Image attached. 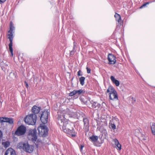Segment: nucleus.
I'll use <instances>...</instances> for the list:
<instances>
[{"label": "nucleus", "instance_id": "nucleus-18", "mask_svg": "<svg viewBox=\"0 0 155 155\" xmlns=\"http://www.w3.org/2000/svg\"><path fill=\"white\" fill-rule=\"evenodd\" d=\"M98 138V136L94 135L89 137V139L93 142H96Z\"/></svg>", "mask_w": 155, "mask_h": 155}, {"label": "nucleus", "instance_id": "nucleus-24", "mask_svg": "<svg viewBox=\"0 0 155 155\" xmlns=\"http://www.w3.org/2000/svg\"><path fill=\"white\" fill-rule=\"evenodd\" d=\"M15 72H11L8 76V77L11 78H16V75H15Z\"/></svg>", "mask_w": 155, "mask_h": 155}, {"label": "nucleus", "instance_id": "nucleus-3", "mask_svg": "<svg viewBox=\"0 0 155 155\" xmlns=\"http://www.w3.org/2000/svg\"><path fill=\"white\" fill-rule=\"evenodd\" d=\"M10 30L8 32V38L9 39L10 43L9 44V48L12 56L13 55L12 46V41L13 38V33L14 32L15 27L12 21L10 22L9 26Z\"/></svg>", "mask_w": 155, "mask_h": 155}, {"label": "nucleus", "instance_id": "nucleus-2", "mask_svg": "<svg viewBox=\"0 0 155 155\" xmlns=\"http://www.w3.org/2000/svg\"><path fill=\"white\" fill-rule=\"evenodd\" d=\"M27 137L29 140L34 143L37 147H38L39 143L41 142V140L38 139L37 132L35 129H30L29 130Z\"/></svg>", "mask_w": 155, "mask_h": 155}, {"label": "nucleus", "instance_id": "nucleus-20", "mask_svg": "<svg viewBox=\"0 0 155 155\" xmlns=\"http://www.w3.org/2000/svg\"><path fill=\"white\" fill-rule=\"evenodd\" d=\"M151 128L152 134L154 135H155V123H152V125L151 126Z\"/></svg>", "mask_w": 155, "mask_h": 155}, {"label": "nucleus", "instance_id": "nucleus-9", "mask_svg": "<svg viewBox=\"0 0 155 155\" xmlns=\"http://www.w3.org/2000/svg\"><path fill=\"white\" fill-rule=\"evenodd\" d=\"M84 122V129L86 132H87L89 130V120L87 117H85L83 119Z\"/></svg>", "mask_w": 155, "mask_h": 155}, {"label": "nucleus", "instance_id": "nucleus-29", "mask_svg": "<svg viewBox=\"0 0 155 155\" xmlns=\"http://www.w3.org/2000/svg\"><path fill=\"white\" fill-rule=\"evenodd\" d=\"M74 45H73V50H72L73 51L75 52L76 51L75 50V47H76L77 43L75 42H74L73 43Z\"/></svg>", "mask_w": 155, "mask_h": 155}, {"label": "nucleus", "instance_id": "nucleus-16", "mask_svg": "<svg viewBox=\"0 0 155 155\" xmlns=\"http://www.w3.org/2000/svg\"><path fill=\"white\" fill-rule=\"evenodd\" d=\"M113 141L118 148V149L119 150H120L121 149V145L120 144L118 140L117 139H114L113 140Z\"/></svg>", "mask_w": 155, "mask_h": 155}, {"label": "nucleus", "instance_id": "nucleus-23", "mask_svg": "<svg viewBox=\"0 0 155 155\" xmlns=\"http://www.w3.org/2000/svg\"><path fill=\"white\" fill-rule=\"evenodd\" d=\"M76 94H78V95H81L84 94L85 92V91L84 90L81 89L80 90H76Z\"/></svg>", "mask_w": 155, "mask_h": 155}, {"label": "nucleus", "instance_id": "nucleus-12", "mask_svg": "<svg viewBox=\"0 0 155 155\" xmlns=\"http://www.w3.org/2000/svg\"><path fill=\"white\" fill-rule=\"evenodd\" d=\"M27 132L26 127L24 125L21 124L20 125V136L24 135Z\"/></svg>", "mask_w": 155, "mask_h": 155}, {"label": "nucleus", "instance_id": "nucleus-31", "mask_svg": "<svg viewBox=\"0 0 155 155\" xmlns=\"http://www.w3.org/2000/svg\"><path fill=\"white\" fill-rule=\"evenodd\" d=\"M131 99H132V103L134 104L135 103V102H136V99L135 98H134L133 97H132V98H131Z\"/></svg>", "mask_w": 155, "mask_h": 155}, {"label": "nucleus", "instance_id": "nucleus-4", "mask_svg": "<svg viewBox=\"0 0 155 155\" xmlns=\"http://www.w3.org/2000/svg\"><path fill=\"white\" fill-rule=\"evenodd\" d=\"M24 121L28 124L35 125L37 121V116L35 114H28L24 118Z\"/></svg>", "mask_w": 155, "mask_h": 155}, {"label": "nucleus", "instance_id": "nucleus-17", "mask_svg": "<svg viewBox=\"0 0 155 155\" xmlns=\"http://www.w3.org/2000/svg\"><path fill=\"white\" fill-rule=\"evenodd\" d=\"M110 78L112 82L115 84L116 86H118L119 85L120 82L119 81L116 79L113 76H111Z\"/></svg>", "mask_w": 155, "mask_h": 155}, {"label": "nucleus", "instance_id": "nucleus-7", "mask_svg": "<svg viewBox=\"0 0 155 155\" xmlns=\"http://www.w3.org/2000/svg\"><path fill=\"white\" fill-rule=\"evenodd\" d=\"M38 129L40 136L45 137L47 136L48 130L47 127L45 125L41 124Z\"/></svg>", "mask_w": 155, "mask_h": 155}, {"label": "nucleus", "instance_id": "nucleus-10", "mask_svg": "<svg viewBox=\"0 0 155 155\" xmlns=\"http://www.w3.org/2000/svg\"><path fill=\"white\" fill-rule=\"evenodd\" d=\"M108 59L110 64H114L116 62V57L113 54H109L108 56Z\"/></svg>", "mask_w": 155, "mask_h": 155}, {"label": "nucleus", "instance_id": "nucleus-22", "mask_svg": "<svg viewBox=\"0 0 155 155\" xmlns=\"http://www.w3.org/2000/svg\"><path fill=\"white\" fill-rule=\"evenodd\" d=\"M85 80V78L84 77H81L79 79V81L80 82L82 86L84 85V81Z\"/></svg>", "mask_w": 155, "mask_h": 155}, {"label": "nucleus", "instance_id": "nucleus-34", "mask_svg": "<svg viewBox=\"0 0 155 155\" xmlns=\"http://www.w3.org/2000/svg\"><path fill=\"white\" fill-rule=\"evenodd\" d=\"M149 2H147L146 3L144 4L140 7V8H143V7H145L147 5L149 4Z\"/></svg>", "mask_w": 155, "mask_h": 155}, {"label": "nucleus", "instance_id": "nucleus-39", "mask_svg": "<svg viewBox=\"0 0 155 155\" xmlns=\"http://www.w3.org/2000/svg\"><path fill=\"white\" fill-rule=\"evenodd\" d=\"M1 105H2V103H1V102L0 101V106H1Z\"/></svg>", "mask_w": 155, "mask_h": 155}, {"label": "nucleus", "instance_id": "nucleus-36", "mask_svg": "<svg viewBox=\"0 0 155 155\" xmlns=\"http://www.w3.org/2000/svg\"><path fill=\"white\" fill-rule=\"evenodd\" d=\"M74 51H73L72 50L70 52V55H73L74 54Z\"/></svg>", "mask_w": 155, "mask_h": 155}, {"label": "nucleus", "instance_id": "nucleus-15", "mask_svg": "<svg viewBox=\"0 0 155 155\" xmlns=\"http://www.w3.org/2000/svg\"><path fill=\"white\" fill-rule=\"evenodd\" d=\"M91 103V107L93 108H99L101 107V105L97 102L92 101Z\"/></svg>", "mask_w": 155, "mask_h": 155}, {"label": "nucleus", "instance_id": "nucleus-5", "mask_svg": "<svg viewBox=\"0 0 155 155\" xmlns=\"http://www.w3.org/2000/svg\"><path fill=\"white\" fill-rule=\"evenodd\" d=\"M107 93H109V98L112 100H117L118 99L117 94L116 91L112 87L109 86L107 90Z\"/></svg>", "mask_w": 155, "mask_h": 155}, {"label": "nucleus", "instance_id": "nucleus-19", "mask_svg": "<svg viewBox=\"0 0 155 155\" xmlns=\"http://www.w3.org/2000/svg\"><path fill=\"white\" fill-rule=\"evenodd\" d=\"M114 17L115 18L116 21H117L119 23H120V25H121V22L120 15L117 13H115V15H114Z\"/></svg>", "mask_w": 155, "mask_h": 155}, {"label": "nucleus", "instance_id": "nucleus-13", "mask_svg": "<svg viewBox=\"0 0 155 155\" xmlns=\"http://www.w3.org/2000/svg\"><path fill=\"white\" fill-rule=\"evenodd\" d=\"M41 109V107H38L36 105L34 106L31 109L32 112L33 113L32 114H38L40 112Z\"/></svg>", "mask_w": 155, "mask_h": 155}, {"label": "nucleus", "instance_id": "nucleus-14", "mask_svg": "<svg viewBox=\"0 0 155 155\" xmlns=\"http://www.w3.org/2000/svg\"><path fill=\"white\" fill-rule=\"evenodd\" d=\"M5 155H16L15 151L12 148H9L5 151Z\"/></svg>", "mask_w": 155, "mask_h": 155}, {"label": "nucleus", "instance_id": "nucleus-1", "mask_svg": "<svg viewBox=\"0 0 155 155\" xmlns=\"http://www.w3.org/2000/svg\"><path fill=\"white\" fill-rule=\"evenodd\" d=\"M58 113V123L60 126H61L62 130L64 132L72 137H76L77 133L72 128L71 130L69 128L70 125L68 124L67 119L66 118L67 115L64 114L63 111L61 112H60Z\"/></svg>", "mask_w": 155, "mask_h": 155}, {"label": "nucleus", "instance_id": "nucleus-32", "mask_svg": "<svg viewBox=\"0 0 155 155\" xmlns=\"http://www.w3.org/2000/svg\"><path fill=\"white\" fill-rule=\"evenodd\" d=\"M87 70V73L88 74L90 73H91V70L90 68H88V67L86 68Z\"/></svg>", "mask_w": 155, "mask_h": 155}, {"label": "nucleus", "instance_id": "nucleus-26", "mask_svg": "<svg viewBox=\"0 0 155 155\" xmlns=\"http://www.w3.org/2000/svg\"><path fill=\"white\" fill-rule=\"evenodd\" d=\"M12 136L13 140L15 142H17V141H18V136L14 135H12Z\"/></svg>", "mask_w": 155, "mask_h": 155}, {"label": "nucleus", "instance_id": "nucleus-21", "mask_svg": "<svg viewBox=\"0 0 155 155\" xmlns=\"http://www.w3.org/2000/svg\"><path fill=\"white\" fill-rule=\"evenodd\" d=\"M12 135L17 136L18 137L19 136V127H18L16 131L12 132Z\"/></svg>", "mask_w": 155, "mask_h": 155}, {"label": "nucleus", "instance_id": "nucleus-8", "mask_svg": "<svg viewBox=\"0 0 155 155\" xmlns=\"http://www.w3.org/2000/svg\"><path fill=\"white\" fill-rule=\"evenodd\" d=\"M48 117V112L47 111H44L42 112L40 117V119L43 124H42L45 125L47 123Z\"/></svg>", "mask_w": 155, "mask_h": 155}, {"label": "nucleus", "instance_id": "nucleus-25", "mask_svg": "<svg viewBox=\"0 0 155 155\" xmlns=\"http://www.w3.org/2000/svg\"><path fill=\"white\" fill-rule=\"evenodd\" d=\"M2 144L5 147H9L10 143L8 142H3Z\"/></svg>", "mask_w": 155, "mask_h": 155}, {"label": "nucleus", "instance_id": "nucleus-35", "mask_svg": "<svg viewBox=\"0 0 155 155\" xmlns=\"http://www.w3.org/2000/svg\"><path fill=\"white\" fill-rule=\"evenodd\" d=\"M84 147V145H81L80 146V150L81 151L82 150L83 148Z\"/></svg>", "mask_w": 155, "mask_h": 155}, {"label": "nucleus", "instance_id": "nucleus-38", "mask_svg": "<svg viewBox=\"0 0 155 155\" xmlns=\"http://www.w3.org/2000/svg\"><path fill=\"white\" fill-rule=\"evenodd\" d=\"M25 82V83H26V87H27V88H28V84L26 82Z\"/></svg>", "mask_w": 155, "mask_h": 155}, {"label": "nucleus", "instance_id": "nucleus-11", "mask_svg": "<svg viewBox=\"0 0 155 155\" xmlns=\"http://www.w3.org/2000/svg\"><path fill=\"white\" fill-rule=\"evenodd\" d=\"M7 122L10 124H12L13 123V120L12 119L5 117H0V123Z\"/></svg>", "mask_w": 155, "mask_h": 155}, {"label": "nucleus", "instance_id": "nucleus-28", "mask_svg": "<svg viewBox=\"0 0 155 155\" xmlns=\"http://www.w3.org/2000/svg\"><path fill=\"white\" fill-rule=\"evenodd\" d=\"M83 75V73L81 71L79 70L78 72L77 73V75L78 76H81Z\"/></svg>", "mask_w": 155, "mask_h": 155}, {"label": "nucleus", "instance_id": "nucleus-27", "mask_svg": "<svg viewBox=\"0 0 155 155\" xmlns=\"http://www.w3.org/2000/svg\"><path fill=\"white\" fill-rule=\"evenodd\" d=\"M76 94V90H74L69 94V95L70 96H73Z\"/></svg>", "mask_w": 155, "mask_h": 155}, {"label": "nucleus", "instance_id": "nucleus-6", "mask_svg": "<svg viewBox=\"0 0 155 155\" xmlns=\"http://www.w3.org/2000/svg\"><path fill=\"white\" fill-rule=\"evenodd\" d=\"M20 148L23 149L25 151L31 153L33 151L34 147L33 145H30L27 142H20Z\"/></svg>", "mask_w": 155, "mask_h": 155}, {"label": "nucleus", "instance_id": "nucleus-30", "mask_svg": "<svg viewBox=\"0 0 155 155\" xmlns=\"http://www.w3.org/2000/svg\"><path fill=\"white\" fill-rule=\"evenodd\" d=\"M111 128L113 129L114 130L116 129V126L114 124H111Z\"/></svg>", "mask_w": 155, "mask_h": 155}, {"label": "nucleus", "instance_id": "nucleus-37", "mask_svg": "<svg viewBox=\"0 0 155 155\" xmlns=\"http://www.w3.org/2000/svg\"><path fill=\"white\" fill-rule=\"evenodd\" d=\"M6 0H0V2L1 3H3L6 1Z\"/></svg>", "mask_w": 155, "mask_h": 155}, {"label": "nucleus", "instance_id": "nucleus-33", "mask_svg": "<svg viewBox=\"0 0 155 155\" xmlns=\"http://www.w3.org/2000/svg\"><path fill=\"white\" fill-rule=\"evenodd\" d=\"M3 136V134L2 132L0 130V141L1 140Z\"/></svg>", "mask_w": 155, "mask_h": 155}]
</instances>
